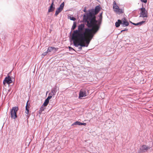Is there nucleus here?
I'll return each instance as SVG.
<instances>
[{"label":"nucleus","instance_id":"412c9836","mask_svg":"<svg viewBox=\"0 0 153 153\" xmlns=\"http://www.w3.org/2000/svg\"><path fill=\"white\" fill-rule=\"evenodd\" d=\"M48 53V51H47V52H44L42 54V56H43V57L44 56L46 55H47V53Z\"/></svg>","mask_w":153,"mask_h":153},{"label":"nucleus","instance_id":"9d476101","mask_svg":"<svg viewBox=\"0 0 153 153\" xmlns=\"http://www.w3.org/2000/svg\"><path fill=\"white\" fill-rule=\"evenodd\" d=\"M100 10V6H97L96 7L95 9V14H94V13H93L91 12H90L89 13H87L86 15H84L83 16H87V14L89 13H91L94 14V16H95V14H97L98 13V12H99Z\"/></svg>","mask_w":153,"mask_h":153},{"label":"nucleus","instance_id":"4be33fe9","mask_svg":"<svg viewBox=\"0 0 153 153\" xmlns=\"http://www.w3.org/2000/svg\"><path fill=\"white\" fill-rule=\"evenodd\" d=\"M52 96V95H49L46 99L49 101V100L51 98Z\"/></svg>","mask_w":153,"mask_h":153},{"label":"nucleus","instance_id":"9b49d317","mask_svg":"<svg viewBox=\"0 0 153 153\" xmlns=\"http://www.w3.org/2000/svg\"><path fill=\"white\" fill-rule=\"evenodd\" d=\"M28 101L26 105V108H25V109H26L25 113L27 115H28L29 113V109L30 107V104H28Z\"/></svg>","mask_w":153,"mask_h":153},{"label":"nucleus","instance_id":"7c9ffc66","mask_svg":"<svg viewBox=\"0 0 153 153\" xmlns=\"http://www.w3.org/2000/svg\"><path fill=\"white\" fill-rule=\"evenodd\" d=\"M53 50H54V51H53L54 53H55L56 51H55V50L54 49Z\"/></svg>","mask_w":153,"mask_h":153},{"label":"nucleus","instance_id":"20e7f679","mask_svg":"<svg viewBox=\"0 0 153 153\" xmlns=\"http://www.w3.org/2000/svg\"><path fill=\"white\" fill-rule=\"evenodd\" d=\"M139 10L140 11V17L143 18L148 17L147 12L145 8L142 7Z\"/></svg>","mask_w":153,"mask_h":153},{"label":"nucleus","instance_id":"473e14b6","mask_svg":"<svg viewBox=\"0 0 153 153\" xmlns=\"http://www.w3.org/2000/svg\"><path fill=\"white\" fill-rule=\"evenodd\" d=\"M84 11L85 12V10H84Z\"/></svg>","mask_w":153,"mask_h":153},{"label":"nucleus","instance_id":"bb28decb","mask_svg":"<svg viewBox=\"0 0 153 153\" xmlns=\"http://www.w3.org/2000/svg\"><path fill=\"white\" fill-rule=\"evenodd\" d=\"M127 30H128V29H125V30H121V32H123V31H127Z\"/></svg>","mask_w":153,"mask_h":153},{"label":"nucleus","instance_id":"423d86ee","mask_svg":"<svg viewBox=\"0 0 153 153\" xmlns=\"http://www.w3.org/2000/svg\"><path fill=\"white\" fill-rule=\"evenodd\" d=\"M150 147L146 145H142L140 148V152H147L149 149H150Z\"/></svg>","mask_w":153,"mask_h":153},{"label":"nucleus","instance_id":"39448f33","mask_svg":"<svg viewBox=\"0 0 153 153\" xmlns=\"http://www.w3.org/2000/svg\"><path fill=\"white\" fill-rule=\"evenodd\" d=\"M3 83L4 87H9L10 85V76H9L5 77L3 81Z\"/></svg>","mask_w":153,"mask_h":153},{"label":"nucleus","instance_id":"393cba45","mask_svg":"<svg viewBox=\"0 0 153 153\" xmlns=\"http://www.w3.org/2000/svg\"><path fill=\"white\" fill-rule=\"evenodd\" d=\"M141 1L144 3H146L147 1V0H141Z\"/></svg>","mask_w":153,"mask_h":153},{"label":"nucleus","instance_id":"6e6552de","mask_svg":"<svg viewBox=\"0 0 153 153\" xmlns=\"http://www.w3.org/2000/svg\"><path fill=\"white\" fill-rule=\"evenodd\" d=\"M121 21L122 22L121 24L123 25V27H126L128 25L129 23L125 18L122 19Z\"/></svg>","mask_w":153,"mask_h":153},{"label":"nucleus","instance_id":"a878e982","mask_svg":"<svg viewBox=\"0 0 153 153\" xmlns=\"http://www.w3.org/2000/svg\"><path fill=\"white\" fill-rule=\"evenodd\" d=\"M13 80H14V79H11V78L10 77V84L13 82Z\"/></svg>","mask_w":153,"mask_h":153},{"label":"nucleus","instance_id":"a211bd4d","mask_svg":"<svg viewBox=\"0 0 153 153\" xmlns=\"http://www.w3.org/2000/svg\"><path fill=\"white\" fill-rule=\"evenodd\" d=\"M81 123L77 121L76 122H74V123L72 124V125H81Z\"/></svg>","mask_w":153,"mask_h":153},{"label":"nucleus","instance_id":"5701e85b","mask_svg":"<svg viewBox=\"0 0 153 153\" xmlns=\"http://www.w3.org/2000/svg\"><path fill=\"white\" fill-rule=\"evenodd\" d=\"M70 19L72 20L75 21L76 20V18L74 17H70Z\"/></svg>","mask_w":153,"mask_h":153},{"label":"nucleus","instance_id":"f3484780","mask_svg":"<svg viewBox=\"0 0 153 153\" xmlns=\"http://www.w3.org/2000/svg\"><path fill=\"white\" fill-rule=\"evenodd\" d=\"M76 27V22H74V24L73 25L71 28L72 30H74Z\"/></svg>","mask_w":153,"mask_h":153},{"label":"nucleus","instance_id":"ddd939ff","mask_svg":"<svg viewBox=\"0 0 153 153\" xmlns=\"http://www.w3.org/2000/svg\"><path fill=\"white\" fill-rule=\"evenodd\" d=\"M53 2L48 9V12L49 13L52 12L54 10L55 7H53Z\"/></svg>","mask_w":153,"mask_h":153},{"label":"nucleus","instance_id":"c756f323","mask_svg":"<svg viewBox=\"0 0 153 153\" xmlns=\"http://www.w3.org/2000/svg\"><path fill=\"white\" fill-rule=\"evenodd\" d=\"M133 24L134 25H137L136 24H135V23H133Z\"/></svg>","mask_w":153,"mask_h":153},{"label":"nucleus","instance_id":"7ed1b4c3","mask_svg":"<svg viewBox=\"0 0 153 153\" xmlns=\"http://www.w3.org/2000/svg\"><path fill=\"white\" fill-rule=\"evenodd\" d=\"M19 108L18 107L15 106L13 107L10 113L11 117L13 119H15L17 117L16 112L18 111Z\"/></svg>","mask_w":153,"mask_h":153},{"label":"nucleus","instance_id":"0eeeda50","mask_svg":"<svg viewBox=\"0 0 153 153\" xmlns=\"http://www.w3.org/2000/svg\"><path fill=\"white\" fill-rule=\"evenodd\" d=\"M64 6V2H63L60 5L59 7L56 10L55 13L56 16H57L59 13L62 11L63 8Z\"/></svg>","mask_w":153,"mask_h":153},{"label":"nucleus","instance_id":"aec40b11","mask_svg":"<svg viewBox=\"0 0 153 153\" xmlns=\"http://www.w3.org/2000/svg\"><path fill=\"white\" fill-rule=\"evenodd\" d=\"M145 22V21H142L139 22L138 23H136V24H137V25H142Z\"/></svg>","mask_w":153,"mask_h":153},{"label":"nucleus","instance_id":"cd10ccee","mask_svg":"<svg viewBox=\"0 0 153 153\" xmlns=\"http://www.w3.org/2000/svg\"><path fill=\"white\" fill-rule=\"evenodd\" d=\"M86 125V123H81V125L85 126Z\"/></svg>","mask_w":153,"mask_h":153},{"label":"nucleus","instance_id":"f257e3e1","mask_svg":"<svg viewBox=\"0 0 153 153\" xmlns=\"http://www.w3.org/2000/svg\"><path fill=\"white\" fill-rule=\"evenodd\" d=\"M84 20L87 22V26L89 29L85 28L84 24H82L78 26V30L74 31L72 35V39L76 47L79 45L83 47H88L94 34L99 29L97 24V21L94 14L89 13L87 16H84Z\"/></svg>","mask_w":153,"mask_h":153},{"label":"nucleus","instance_id":"dca6fc26","mask_svg":"<svg viewBox=\"0 0 153 153\" xmlns=\"http://www.w3.org/2000/svg\"><path fill=\"white\" fill-rule=\"evenodd\" d=\"M56 93L55 90H53L51 91V92L49 94V95H52V96L55 95Z\"/></svg>","mask_w":153,"mask_h":153},{"label":"nucleus","instance_id":"4468645a","mask_svg":"<svg viewBox=\"0 0 153 153\" xmlns=\"http://www.w3.org/2000/svg\"><path fill=\"white\" fill-rule=\"evenodd\" d=\"M121 21L120 19H118L117 20V22H116L115 23V26L116 27H118L120 26V25L121 24Z\"/></svg>","mask_w":153,"mask_h":153},{"label":"nucleus","instance_id":"1a4fd4ad","mask_svg":"<svg viewBox=\"0 0 153 153\" xmlns=\"http://www.w3.org/2000/svg\"><path fill=\"white\" fill-rule=\"evenodd\" d=\"M86 95V91L84 90L81 89L79 93V98L85 97Z\"/></svg>","mask_w":153,"mask_h":153},{"label":"nucleus","instance_id":"f8f14e48","mask_svg":"<svg viewBox=\"0 0 153 153\" xmlns=\"http://www.w3.org/2000/svg\"><path fill=\"white\" fill-rule=\"evenodd\" d=\"M58 49V48H55L54 47H49L48 48L47 51L48 52H51V51H53L54 49L56 51H57Z\"/></svg>","mask_w":153,"mask_h":153},{"label":"nucleus","instance_id":"c85d7f7f","mask_svg":"<svg viewBox=\"0 0 153 153\" xmlns=\"http://www.w3.org/2000/svg\"><path fill=\"white\" fill-rule=\"evenodd\" d=\"M82 47H83L82 46H81L79 48V50H82Z\"/></svg>","mask_w":153,"mask_h":153},{"label":"nucleus","instance_id":"6ab92c4d","mask_svg":"<svg viewBox=\"0 0 153 153\" xmlns=\"http://www.w3.org/2000/svg\"><path fill=\"white\" fill-rule=\"evenodd\" d=\"M44 106L43 105L40 108V110H39V111L40 112H42L45 109V108H44Z\"/></svg>","mask_w":153,"mask_h":153},{"label":"nucleus","instance_id":"2eb2a0df","mask_svg":"<svg viewBox=\"0 0 153 153\" xmlns=\"http://www.w3.org/2000/svg\"><path fill=\"white\" fill-rule=\"evenodd\" d=\"M49 101L47 100V99H46L43 104V105L44 106H46L47 105H48V103H49Z\"/></svg>","mask_w":153,"mask_h":153},{"label":"nucleus","instance_id":"f03ea898","mask_svg":"<svg viewBox=\"0 0 153 153\" xmlns=\"http://www.w3.org/2000/svg\"><path fill=\"white\" fill-rule=\"evenodd\" d=\"M113 10L116 13L120 14L124 12V9H120L117 4L115 1H114L113 4Z\"/></svg>","mask_w":153,"mask_h":153},{"label":"nucleus","instance_id":"b1692460","mask_svg":"<svg viewBox=\"0 0 153 153\" xmlns=\"http://www.w3.org/2000/svg\"><path fill=\"white\" fill-rule=\"evenodd\" d=\"M68 48H69V51H71L72 50L74 51V50L73 48L71 47H70V46L68 47Z\"/></svg>","mask_w":153,"mask_h":153},{"label":"nucleus","instance_id":"2f4dec72","mask_svg":"<svg viewBox=\"0 0 153 153\" xmlns=\"http://www.w3.org/2000/svg\"><path fill=\"white\" fill-rule=\"evenodd\" d=\"M100 17H102V14H101V15H100Z\"/></svg>","mask_w":153,"mask_h":153}]
</instances>
